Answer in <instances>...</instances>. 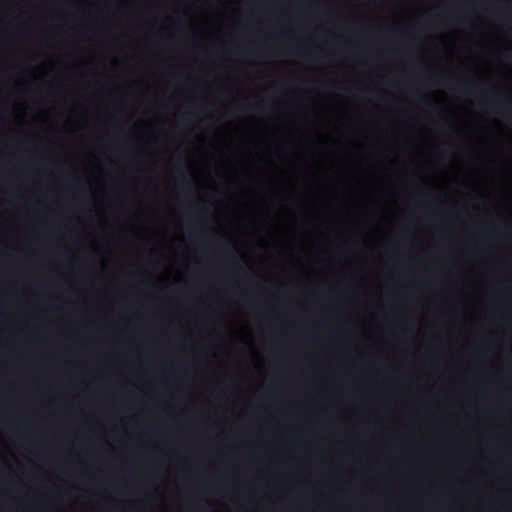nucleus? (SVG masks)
I'll return each instance as SVG.
<instances>
[{
    "label": "nucleus",
    "mask_w": 512,
    "mask_h": 512,
    "mask_svg": "<svg viewBox=\"0 0 512 512\" xmlns=\"http://www.w3.org/2000/svg\"><path fill=\"white\" fill-rule=\"evenodd\" d=\"M489 102L493 105H502L504 102L498 98H489Z\"/></svg>",
    "instance_id": "1"
},
{
    "label": "nucleus",
    "mask_w": 512,
    "mask_h": 512,
    "mask_svg": "<svg viewBox=\"0 0 512 512\" xmlns=\"http://www.w3.org/2000/svg\"><path fill=\"white\" fill-rule=\"evenodd\" d=\"M464 93H465L466 95H471V94L473 93V90H472V88H471L470 86H467V87H465V89H464Z\"/></svg>",
    "instance_id": "2"
},
{
    "label": "nucleus",
    "mask_w": 512,
    "mask_h": 512,
    "mask_svg": "<svg viewBox=\"0 0 512 512\" xmlns=\"http://www.w3.org/2000/svg\"><path fill=\"white\" fill-rule=\"evenodd\" d=\"M191 116H192V114H190V113H185V114H184V117H185L186 119H190V118H191Z\"/></svg>",
    "instance_id": "3"
}]
</instances>
